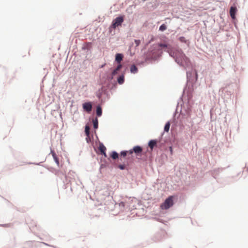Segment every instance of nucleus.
<instances>
[{
	"label": "nucleus",
	"instance_id": "f257e3e1",
	"mask_svg": "<svg viewBox=\"0 0 248 248\" xmlns=\"http://www.w3.org/2000/svg\"><path fill=\"white\" fill-rule=\"evenodd\" d=\"M176 62L180 65L186 64L188 62V59L183 53V51L180 50L178 51L175 54Z\"/></svg>",
	"mask_w": 248,
	"mask_h": 248
},
{
	"label": "nucleus",
	"instance_id": "f03ea898",
	"mask_svg": "<svg viewBox=\"0 0 248 248\" xmlns=\"http://www.w3.org/2000/svg\"><path fill=\"white\" fill-rule=\"evenodd\" d=\"M173 197L171 196L166 199L165 202L160 205L162 209L167 210L172 206L173 204Z\"/></svg>",
	"mask_w": 248,
	"mask_h": 248
},
{
	"label": "nucleus",
	"instance_id": "7ed1b4c3",
	"mask_svg": "<svg viewBox=\"0 0 248 248\" xmlns=\"http://www.w3.org/2000/svg\"><path fill=\"white\" fill-rule=\"evenodd\" d=\"M124 20V19L123 16H121L117 17L113 20L111 24V27L113 29H115L116 27L121 26Z\"/></svg>",
	"mask_w": 248,
	"mask_h": 248
},
{
	"label": "nucleus",
	"instance_id": "20e7f679",
	"mask_svg": "<svg viewBox=\"0 0 248 248\" xmlns=\"http://www.w3.org/2000/svg\"><path fill=\"white\" fill-rule=\"evenodd\" d=\"M83 108L87 112H90L92 109V105L90 102L85 103L83 104Z\"/></svg>",
	"mask_w": 248,
	"mask_h": 248
},
{
	"label": "nucleus",
	"instance_id": "39448f33",
	"mask_svg": "<svg viewBox=\"0 0 248 248\" xmlns=\"http://www.w3.org/2000/svg\"><path fill=\"white\" fill-rule=\"evenodd\" d=\"M237 11V9L235 7H231L230 8V13L231 17L234 19L235 18V14Z\"/></svg>",
	"mask_w": 248,
	"mask_h": 248
},
{
	"label": "nucleus",
	"instance_id": "423d86ee",
	"mask_svg": "<svg viewBox=\"0 0 248 248\" xmlns=\"http://www.w3.org/2000/svg\"><path fill=\"white\" fill-rule=\"evenodd\" d=\"M133 150L137 155H139L142 152V148L139 146H136L134 147Z\"/></svg>",
	"mask_w": 248,
	"mask_h": 248
},
{
	"label": "nucleus",
	"instance_id": "0eeeda50",
	"mask_svg": "<svg viewBox=\"0 0 248 248\" xmlns=\"http://www.w3.org/2000/svg\"><path fill=\"white\" fill-rule=\"evenodd\" d=\"M157 141L156 140H151L149 142L148 146L150 148L151 151L153 150L154 147L156 146Z\"/></svg>",
	"mask_w": 248,
	"mask_h": 248
},
{
	"label": "nucleus",
	"instance_id": "6e6552de",
	"mask_svg": "<svg viewBox=\"0 0 248 248\" xmlns=\"http://www.w3.org/2000/svg\"><path fill=\"white\" fill-rule=\"evenodd\" d=\"M123 58V56L121 54L118 53L116 55L115 61L118 63H120L122 61Z\"/></svg>",
	"mask_w": 248,
	"mask_h": 248
},
{
	"label": "nucleus",
	"instance_id": "1a4fd4ad",
	"mask_svg": "<svg viewBox=\"0 0 248 248\" xmlns=\"http://www.w3.org/2000/svg\"><path fill=\"white\" fill-rule=\"evenodd\" d=\"M102 108L99 106H98L96 108V115L97 116L100 117L102 115Z\"/></svg>",
	"mask_w": 248,
	"mask_h": 248
},
{
	"label": "nucleus",
	"instance_id": "9d476101",
	"mask_svg": "<svg viewBox=\"0 0 248 248\" xmlns=\"http://www.w3.org/2000/svg\"><path fill=\"white\" fill-rule=\"evenodd\" d=\"M130 71L133 73H136L138 72V68L135 65H132L130 67Z\"/></svg>",
	"mask_w": 248,
	"mask_h": 248
},
{
	"label": "nucleus",
	"instance_id": "9b49d317",
	"mask_svg": "<svg viewBox=\"0 0 248 248\" xmlns=\"http://www.w3.org/2000/svg\"><path fill=\"white\" fill-rule=\"evenodd\" d=\"M51 153L52 154V156L53 157V158L56 162V163L57 164V165L58 166H59V159L58 158H57V157L56 156V154H55V153L53 151H51Z\"/></svg>",
	"mask_w": 248,
	"mask_h": 248
},
{
	"label": "nucleus",
	"instance_id": "f8f14e48",
	"mask_svg": "<svg viewBox=\"0 0 248 248\" xmlns=\"http://www.w3.org/2000/svg\"><path fill=\"white\" fill-rule=\"evenodd\" d=\"M170 123L169 122H168L165 125V127H164V131H166V132H168L169 130V129H170Z\"/></svg>",
	"mask_w": 248,
	"mask_h": 248
},
{
	"label": "nucleus",
	"instance_id": "ddd939ff",
	"mask_svg": "<svg viewBox=\"0 0 248 248\" xmlns=\"http://www.w3.org/2000/svg\"><path fill=\"white\" fill-rule=\"evenodd\" d=\"M111 157L114 159H116L117 158H118V154L116 152L114 151L112 153Z\"/></svg>",
	"mask_w": 248,
	"mask_h": 248
},
{
	"label": "nucleus",
	"instance_id": "4468645a",
	"mask_svg": "<svg viewBox=\"0 0 248 248\" xmlns=\"http://www.w3.org/2000/svg\"><path fill=\"white\" fill-rule=\"evenodd\" d=\"M124 77L123 76L119 77V78H118V82L120 84H122L124 83Z\"/></svg>",
	"mask_w": 248,
	"mask_h": 248
},
{
	"label": "nucleus",
	"instance_id": "2eb2a0df",
	"mask_svg": "<svg viewBox=\"0 0 248 248\" xmlns=\"http://www.w3.org/2000/svg\"><path fill=\"white\" fill-rule=\"evenodd\" d=\"M106 150V147L103 145L102 146H100V151H101V153L103 154L105 156H106L105 153Z\"/></svg>",
	"mask_w": 248,
	"mask_h": 248
},
{
	"label": "nucleus",
	"instance_id": "dca6fc26",
	"mask_svg": "<svg viewBox=\"0 0 248 248\" xmlns=\"http://www.w3.org/2000/svg\"><path fill=\"white\" fill-rule=\"evenodd\" d=\"M93 127L95 129L97 128L98 127V120L97 118H95L94 120H93Z\"/></svg>",
	"mask_w": 248,
	"mask_h": 248
},
{
	"label": "nucleus",
	"instance_id": "f3484780",
	"mask_svg": "<svg viewBox=\"0 0 248 248\" xmlns=\"http://www.w3.org/2000/svg\"><path fill=\"white\" fill-rule=\"evenodd\" d=\"M85 132L87 136H89L90 134V127L89 126L86 125L85 128Z\"/></svg>",
	"mask_w": 248,
	"mask_h": 248
},
{
	"label": "nucleus",
	"instance_id": "a211bd4d",
	"mask_svg": "<svg viewBox=\"0 0 248 248\" xmlns=\"http://www.w3.org/2000/svg\"><path fill=\"white\" fill-rule=\"evenodd\" d=\"M158 46L161 47H167V45L166 44H159L158 45V46H155V48L157 50H159V48H158Z\"/></svg>",
	"mask_w": 248,
	"mask_h": 248
},
{
	"label": "nucleus",
	"instance_id": "6ab92c4d",
	"mask_svg": "<svg viewBox=\"0 0 248 248\" xmlns=\"http://www.w3.org/2000/svg\"><path fill=\"white\" fill-rule=\"evenodd\" d=\"M167 29V27L165 24H162L159 27V30L161 31H164Z\"/></svg>",
	"mask_w": 248,
	"mask_h": 248
},
{
	"label": "nucleus",
	"instance_id": "aec40b11",
	"mask_svg": "<svg viewBox=\"0 0 248 248\" xmlns=\"http://www.w3.org/2000/svg\"><path fill=\"white\" fill-rule=\"evenodd\" d=\"M179 40L180 42H181L182 43H186V38L183 36L180 37L179 38Z\"/></svg>",
	"mask_w": 248,
	"mask_h": 248
},
{
	"label": "nucleus",
	"instance_id": "412c9836",
	"mask_svg": "<svg viewBox=\"0 0 248 248\" xmlns=\"http://www.w3.org/2000/svg\"><path fill=\"white\" fill-rule=\"evenodd\" d=\"M127 154V151H122L121 153V155L122 156H123L124 157Z\"/></svg>",
	"mask_w": 248,
	"mask_h": 248
},
{
	"label": "nucleus",
	"instance_id": "4be33fe9",
	"mask_svg": "<svg viewBox=\"0 0 248 248\" xmlns=\"http://www.w3.org/2000/svg\"><path fill=\"white\" fill-rule=\"evenodd\" d=\"M118 168H119V169H120L121 170H123L125 169V165H119L118 166Z\"/></svg>",
	"mask_w": 248,
	"mask_h": 248
},
{
	"label": "nucleus",
	"instance_id": "5701e85b",
	"mask_svg": "<svg viewBox=\"0 0 248 248\" xmlns=\"http://www.w3.org/2000/svg\"><path fill=\"white\" fill-rule=\"evenodd\" d=\"M135 43L136 45V46H138L140 45V40H135Z\"/></svg>",
	"mask_w": 248,
	"mask_h": 248
},
{
	"label": "nucleus",
	"instance_id": "b1692460",
	"mask_svg": "<svg viewBox=\"0 0 248 248\" xmlns=\"http://www.w3.org/2000/svg\"><path fill=\"white\" fill-rule=\"evenodd\" d=\"M117 72H118V70H116V69H114V70L113 71L112 73V76H115L116 74H117Z\"/></svg>",
	"mask_w": 248,
	"mask_h": 248
},
{
	"label": "nucleus",
	"instance_id": "393cba45",
	"mask_svg": "<svg viewBox=\"0 0 248 248\" xmlns=\"http://www.w3.org/2000/svg\"><path fill=\"white\" fill-rule=\"evenodd\" d=\"M121 68H122V65H121V64H119L117 66V68H116V70L119 71V70H120V69H121Z\"/></svg>",
	"mask_w": 248,
	"mask_h": 248
},
{
	"label": "nucleus",
	"instance_id": "a878e982",
	"mask_svg": "<svg viewBox=\"0 0 248 248\" xmlns=\"http://www.w3.org/2000/svg\"><path fill=\"white\" fill-rule=\"evenodd\" d=\"M133 149L132 150H130L129 151H127V154H129V155H131L133 153Z\"/></svg>",
	"mask_w": 248,
	"mask_h": 248
}]
</instances>
